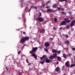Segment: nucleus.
Returning a JSON list of instances; mask_svg holds the SVG:
<instances>
[{
  "label": "nucleus",
  "instance_id": "dca6fc26",
  "mask_svg": "<svg viewBox=\"0 0 75 75\" xmlns=\"http://www.w3.org/2000/svg\"><path fill=\"white\" fill-rule=\"evenodd\" d=\"M63 57H64V58H67V57H68V56H69V55H66L64 54H63Z\"/></svg>",
  "mask_w": 75,
  "mask_h": 75
},
{
  "label": "nucleus",
  "instance_id": "f3484780",
  "mask_svg": "<svg viewBox=\"0 0 75 75\" xmlns=\"http://www.w3.org/2000/svg\"><path fill=\"white\" fill-rule=\"evenodd\" d=\"M57 59L59 61H61V59L59 57H57Z\"/></svg>",
  "mask_w": 75,
  "mask_h": 75
},
{
  "label": "nucleus",
  "instance_id": "c9c22d12",
  "mask_svg": "<svg viewBox=\"0 0 75 75\" xmlns=\"http://www.w3.org/2000/svg\"><path fill=\"white\" fill-rule=\"evenodd\" d=\"M62 28L61 27L59 28V30H62Z\"/></svg>",
  "mask_w": 75,
  "mask_h": 75
},
{
  "label": "nucleus",
  "instance_id": "20e7f679",
  "mask_svg": "<svg viewBox=\"0 0 75 75\" xmlns=\"http://www.w3.org/2000/svg\"><path fill=\"white\" fill-rule=\"evenodd\" d=\"M57 54L55 53L53 54V55L52 56H50L49 58L50 59H53L54 58H57Z\"/></svg>",
  "mask_w": 75,
  "mask_h": 75
},
{
  "label": "nucleus",
  "instance_id": "a18cd8bd",
  "mask_svg": "<svg viewBox=\"0 0 75 75\" xmlns=\"http://www.w3.org/2000/svg\"><path fill=\"white\" fill-rule=\"evenodd\" d=\"M71 30H74V28H71Z\"/></svg>",
  "mask_w": 75,
  "mask_h": 75
},
{
  "label": "nucleus",
  "instance_id": "b1692460",
  "mask_svg": "<svg viewBox=\"0 0 75 75\" xmlns=\"http://www.w3.org/2000/svg\"><path fill=\"white\" fill-rule=\"evenodd\" d=\"M61 13L62 14H65V13L64 12H62Z\"/></svg>",
  "mask_w": 75,
  "mask_h": 75
},
{
  "label": "nucleus",
  "instance_id": "a211bd4d",
  "mask_svg": "<svg viewBox=\"0 0 75 75\" xmlns=\"http://www.w3.org/2000/svg\"><path fill=\"white\" fill-rule=\"evenodd\" d=\"M45 31V30L42 29V30H40L41 33H42V32H44Z\"/></svg>",
  "mask_w": 75,
  "mask_h": 75
},
{
  "label": "nucleus",
  "instance_id": "f03ea898",
  "mask_svg": "<svg viewBox=\"0 0 75 75\" xmlns=\"http://www.w3.org/2000/svg\"><path fill=\"white\" fill-rule=\"evenodd\" d=\"M28 40H29V37H26L24 38H22L20 40V41L21 42V43H24L25 41Z\"/></svg>",
  "mask_w": 75,
  "mask_h": 75
},
{
  "label": "nucleus",
  "instance_id": "58836bf2",
  "mask_svg": "<svg viewBox=\"0 0 75 75\" xmlns=\"http://www.w3.org/2000/svg\"><path fill=\"white\" fill-rule=\"evenodd\" d=\"M66 38H68V35H66Z\"/></svg>",
  "mask_w": 75,
  "mask_h": 75
},
{
  "label": "nucleus",
  "instance_id": "412c9836",
  "mask_svg": "<svg viewBox=\"0 0 75 75\" xmlns=\"http://www.w3.org/2000/svg\"><path fill=\"white\" fill-rule=\"evenodd\" d=\"M60 1H61L62 2V1H67V0H60Z\"/></svg>",
  "mask_w": 75,
  "mask_h": 75
},
{
  "label": "nucleus",
  "instance_id": "a19ab883",
  "mask_svg": "<svg viewBox=\"0 0 75 75\" xmlns=\"http://www.w3.org/2000/svg\"><path fill=\"white\" fill-rule=\"evenodd\" d=\"M50 7H46V8H50Z\"/></svg>",
  "mask_w": 75,
  "mask_h": 75
},
{
  "label": "nucleus",
  "instance_id": "f257e3e1",
  "mask_svg": "<svg viewBox=\"0 0 75 75\" xmlns=\"http://www.w3.org/2000/svg\"><path fill=\"white\" fill-rule=\"evenodd\" d=\"M40 59L41 60H43L44 61H45L46 63H50L51 61L50 60L47 59V56L45 55H44L42 57H40Z\"/></svg>",
  "mask_w": 75,
  "mask_h": 75
},
{
  "label": "nucleus",
  "instance_id": "c03bdc74",
  "mask_svg": "<svg viewBox=\"0 0 75 75\" xmlns=\"http://www.w3.org/2000/svg\"><path fill=\"white\" fill-rule=\"evenodd\" d=\"M56 64H57V65H58V62H57V63H56Z\"/></svg>",
  "mask_w": 75,
  "mask_h": 75
},
{
  "label": "nucleus",
  "instance_id": "cd10ccee",
  "mask_svg": "<svg viewBox=\"0 0 75 75\" xmlns=\"http://www.w3.org/2000/svg\"><path fill=\"white\" fill-rule=\"evenodd\" d=\"M18 75H21V73L20 72H19L18 73Z\"/></svg>",
  "mask_w": 75,
  "mask_h": 75
},
{
  "label": "nucleus",
  "instance_id": "c756f323",
  "mask_svg": "<svg viewBox=\"0 0 75 75\" xmlns=\"http://www.w3.org/2000/svg\"><path fill=\"white\" fill-rule=\"evenodd\" d=\"M26 62H27V63H28V59H26Z\"/></svg>",
  "mask_w": 75,
  "mask_h": 75
},
{
  "label": "nucleus",
  "instance_id": "423d86ee",
  "mask_svg": "<svg viewBox=\"0 0 75 75\" xmlns=\"http://www.w3.org/2000/svg\"><path fill=\"white\" fill-rule=\"evenodd\" d=\"M75 21H72L71 23V24H70V27H72L74 26V25H75Z\"/></svg>",
  "mask_w": 75,
  "mask_h": 75
},
{
  "label": "nucleus",
  "instance_id": "49530a36",
  "mask_svg": "<svg viewBox=\"0 0 75 75\" xmlns=\"http://www.w3.org/2000/svg\"><path fill=\"white\" fill-rule=\"evenodd\" d=\"M74 62H75V57H74Z\"/></svg>",
  "mask_w": 75,
  "mask_h": 75
},
{
  "label": "nucleus",
  "instance_id": "c85d7f7f",
  "mask_svg": "<svg viewBox=\"0 0 75 75\" xmlns=\"http://www.w3.org/2000/svg\"><path fill=\"white\" fill-rule=\"evenodd\" d=\"M60 52H61V51H57V54H60Z\"/></svg>",
  "mask_w": 75,
  "mask_h": 75
},
{
  "label": "nucleus",
  "instance_id": "6e6552de",
  "mask_svg": "<svg viewBox=\"0 0 75 75\" xmlns=\"http://www.w3.org/2000/svg\"><path fill=\"white\" fill-rule=\"evenodd\" d=\"M56 70L57 72H58L59 73L60 72V69H59V67H57L56 68Z\"/></svg>",
  "mask_w": 75,
  "mask_h": 75
},
{
  "label": "nucleus",
  "instance_id": "7ed1b4c3",
  "mask_svg": "<svg viewBox=\"0 0 75 75\" xmlns=\"http://www.w3.org/2000/svg\"><path fill=\"white\" fill-rule=\"evenodd\" d=\"M38 49V47H33L32 51L30 52V53L32 54L33 52H35Z\"/></svg>",
  "mask_w": 75,
  "mask_h": 75
},
{
  "label": "nucleus",
  "instance_id": "2f4dec72",
  "mask_svg": "<svg viewBox=\"0 0 75 75\" xmlns=\"http://www.w3.org/2000/svg\"><path fill=\"white\" fill-rule=\"evenodd\" d=\"M50 3V1H47V4H49V3Z\"/></svg>",
  "mask_w": 75,
  "mask_h": 75
},
{
  "label": "nucleus",
  "instance_id": "5701e85b",
  "mask_svg": "<svg viewBox=\"0 0 75 75\" xmlns=\"http://www.w3.org/2000/svg\"><path fill=\"white\" fill-rule=\"evenodd\" d=\"M28 66H30V65H31V63H28Z\"/></svg>",
  "mask_w": 75,
  "mask_h": 75
},
{
  "label": "nucleus",
  "instance_id": "ea45409f",
  "mask_svg": "<svg viewBox=\"0 0 75 75\" xmlns=\"http://www.w3.org/2000/svg\"><path fill=\"white\" fill-rule=\"evenodd\" d=\"M23 34L24 35H25V32H23Z\"/></svg>",
  "mask_w": 75,
  "mask_h": 75
},
{
  "label": "nucleus",
  "instance_id": "9b49d317",
  "mask_svg": "<svg viewBox=\"0 0 75 75\" xmlns=\"http://www.w3.org/2000/svg\"><path fill=\"white\" fill-rule=\"evenodd\" d=\"M57 4H54L52 6L53 8H57Z\"/></svg>",
  "mask_w": 75,
  "mask_h": 75
},
{
  "label": "nucleus",
  "instance_id": "4468645a",
  "mask_svg": "<svg viewBox=\"0 0 75 75\" xmlns=\"http://www.w3.org/2000/svg\"><path fill=\"white\" fill-rule=\"evenodd\" d=\"M47 12H52L53 10L50 9H48L47 10Z\"/></svg>",
  "mask_w": 75,
  "mask_h": 75
},
{
  "label": "nucleus",
  "instance_id": "393cba45",
  "mask_svg": "<svg viewBox=\"0 0 75 75\" xmlns=\"http://www.w3.org/2000/svg\"><path fill=\"white\" fill-rule=\"evenodd\" d=\"M39 17H41V13H39Z\"/></svg>",
  "mask_w": 75,
  "mask_h": 75
},
{
  "label": "nucleus",
  "instance_id": "72a5a7b5",
  "mask_svg": "<svg viewBox=\"0 0 75 75\" xmlns=\"http://www.w3.org/2000/svg\"><path fill=\"white\" fill-rule=\"evenodd\" d=\"M42 12H43V13H45V11L43 9H42Z\"/></svg>",
  "mask_w": 75,
  "mask_h": 75
},
{
  "label": "nucleus",
  "instance_id": "aec40b11",
  "mask_svg": "<svg viewBox=\"0 0 75 75\" xmlns=\"http://www.w3.org/2000/svg\"><path fill=\"white\" fill-rule=\"evenodd\" d=\"M65 43L66 44H69V42L68 41H66L65 42Z\"/></svg>",
  "mask_w": 75,
  "mask_h": 75
},
{
  "label": "nucleus",
  "instance_id": "4be33fe9",
  "mask_svg": "<svg viewBox=\"0 0 75 75\" xmlns=\"http://www.w3.org/2000/svg\"><path fill=\"white\" fill-rule=\"evenodd\" d=\"M45 51L47 52H48V50H47V48H46L45 49Z\"/></svg>",
  "mask_w": 75,
  "mask_h": 75
},
{
  "label": "nucleus",
  "instance_id": "ddd939ff",
  "mask_svg": "<svg viewBox=\"0 0 75 75\" xmlns=\"http://www.w3.org/2000/svg\"><path fill=\"white\" fill-rule=\"evenodd\" d=\"M64 20L66 21L67 23H69V22H70L71 21V20H69L67 18H65Z\"/></svg>",
  "mask_w": 75,
  "mask_h": 75
},
{
  "label": "nucleus",
  "instance_id": "f8f14e48",
  "mask_svg": "<svg viewBox=\"0 0 75 75\" xmlns=\"http://www.w3.org/2000/svg\"><path fill=\"white\" fill-rule=\"evenodd\" d=\"M32 56H33V57H34L35 59H37V55H35V54L33 53V54H32Z\"/></svg>",
  "mask_w": 75,
  "mask_h": 75
},
{
  "label": "nucleus",
  "instance_id": "37998d69",
  "mask_svg": "<svg viewBox=\"0 0 75 75\" xmlns=\"http://www.w3.org/2000/svg\"><path fill=\"white\" fill-rule=\"evenodd\" d=\"M53 30H55V27H54L53 28Z\"/></svg>",
  "mask_w": 75,
  "mask_h": 75
},
{
  "label": "nucleus",
  "instance_id": "9d476101",
  "mask_svg": "<svg viewBox=\"0 0 75 75\" xmlns=\"http://www.w3.org/2000/svg\"><path fill=\"white\" fill-rule=\"evenodd\" d=\"M45 45L46 47H49V46H50V44H49V43L48 42H46L45 43Z\"/></svg>",
  "mask_w": 75,
  "mask_h": 75
},
{
  "label": "nucleus",
  "instance_id": "473e14b6",
  "mask_svg": "<svg viewBox=\"0 0 75 75\" xmlns=\"http://www.w3.org/2000/svg\"><path fill=\"white\" fill-rule=\"evenodd\" d=\"M21 53V51H19L18 52V54H20Z\"/></svg>",
  "mask_w": 75,
  "mask_h": 75
},
{
  "label": "nucleus",
  "instance_id": "39448f33",
  "mask_svg": "<svg viewBox=\"0 0 75 75\" xmlns=\"http://www.w3.org/2000/svg\"><path fill=\"white\" fill-rule=\"evenodd\" d=\"M37 20L40 22H42L44 21V19L41 17H38L37 18Z\"/></svg>",
  "mask_w": 75,
  "mask_h": 75
},
{
  "label": "nucleus",
  "instance_id": "1a4fd4ad",
  "mask_svg": "<svg viewBox=\"0 0 75 75\" xmlns=\"http://www.w3.org/2000/svg\"><path fill=\"white\" fill-rule=\"evenodd\" d=\"M66 23V22L65 21H63L61 23V24L60 25V26L62 25H65Z\"/></svg>",
  "mask_w": 75,
  "mask_h": 75
},
{
  "label": "nucleus",
  "instance_id": "bb28decb",
  "mask_svg": "<svg viewBox=\"0 0 75 75\" xmlns=\"http://www.w3.org/2000/svg\"><path fill=\"white\" fill-rule=\"evenodd\" d=\"M53 40V38H50L49 39V40H50V41H52Z\"/></svg>",
  "mask_w": 75,
  "mask_h": 75
},
{
  "label": "nucleus",
  "instance_id": "f704fd0d",
  "mask_svg": "<svg viewBox=\"0 0 75 75\" xmlns=\"http://www.w3.org/2000/svg\"><path fill=\"white\" fill-rule=\"evenodd\" d=\"M72 50H73V51H75V48H72Z\"/></svg>",
  "mask_w": 75,
  "mask_h": 75
},
{
  "label": "nucleus",
  "instance_id": "7c9ffc66",
  "mask_svg": "<svg viewBox=\"0 0 75 75\" xmlns=\"http://www.w3.org/2000/svg\"><path fill=\"white\" fill-rule=\"evenodd\" d=\"M57 19L56 18H55L54 19V21H55V22H56V21H57Z\"/></svg>",
  "mask_w": 75,
  "mask_h": 75
},
{
  "label": "nucleus",
  "instance_id": "79ce46f5",
  "mask_svg": "<svg viewBox=\"0 0 75 75\" xmlns=\"http://www.w3.org/2000/svg\"><path fill=\"white\" fill-rule=\"evenodd\" d=\"M62 10H63V11L64 10V8H62Z\"/></svg>",
  "mask_w": 75,
  "mask_h": 75
},
{
  "label": "nucleus",
  "instance_id": "6ab92c4d",
  "mask_svg": "<svg viewBox=\"0 0 75 75\" xmlns=\"http://www.w3.org/2000/svg\"><path fill=\"white\" fill-rule=\"evenodd\" d=\"M75 66V64H71V65L70 66L71 67H74V66Z\"/></svg>",
  "mask_w": 75,
  "mask_h": 75
},
{
  "label": "nucleus",
  "instance_id": "e433bc0d",
  "mask_svg": "<svg viewBox=\"0 0 75 75\" xmlns=\"http://www.w3.org/2000/svg\"><path fill=\"white\" fill-rule=\"evenodd\" d=\"M59 10H61V8L59 7H58L57 8Z\"/></svg>",
  "mask_w": 75,
  "mask_h": 75
},
{
  "label": "nucleus",
  "instance_id": "2eb2a0df",
  "mask_svg": "<svg viewBox=\"0 0 75 75\" xmlns=\"http://www.w3.org/2000/svg\"><path fill=\"white\" fill-rule=\"evenodd\" d=\"M52 52H53V53H57V51L56 50H55L54 49H52Z\"/></svg>",
  "mask_w": 75,
  "mask_h": 75
},
{
  "label": "nucleus",
  "instance_id": "4c0bfd02",
  "mask_svg": "<svg viewBox=\"0 0 75 75\" xmlns=\"http://www.w3.org/2000/svg\"><path fill=\"white\" fill-rule=\"evenodd\" d=\"M6 69L7 71H8V67H6Z\"/></svg>",
  "mask_w": 75,
  "mask_h": 75
},
{
  "label": "nucleus",
  "instance_id": "a878e982",
  "mask_svg": "<svg viewBox=\"0 0 75 75\" xmlns=\"http://www.w3.org/2000/svg\"><path fill=\"white\" fill-rule=\"evenodd\" d=\"M40 64H43L44 63V61H42L40 62Z\"/></svg>",
  "mask_w": 75,
  "mask_h": 75
},
{
  "label": "nucleus",
  "instance_id": "0eeeda50",
  "mask_svg": "<svg viewBox=\"0 0 75 75\" xmlns=\"http://www.w3.org/2000/svg\"><path fill=\"white\" fill-rule=\"evenodd\" d=\"M65 65L66 67H70V64H69V62L67 61L65 63Z\"/></svg>",
  "mask_w": 75,
  "mask_h": 75
},
{
  "label": "nucleus",
  "instance_id": "09e8293b",
  "mask_svg": "<svg viewBox=\"0 0 75 75\" xmlns=\"http://www.w3.org/2000/svg\"><path fill=\"white\" fill-rule=\"evenodd\" d=\"M43 6H44V4L43 5Z\"/></svg>",
  "mask_w": 75,
  "mask_h": 75
},
{
  "label": "nucleus",
  "instance_id": "de8ad7c7",
  "mask_svg": "<svg viewBox=\"0 0 75 75\" xmlns=\"http://www.w3.org/2000/svg\"><path fill=\"white\" fill-rule=\"evenodd\" d=\"M30 10H31V9H30V11H29V12H30Z\"/></svg>",
  "mask_w": 75,
  "mask_h": 75
}]
</instances>
